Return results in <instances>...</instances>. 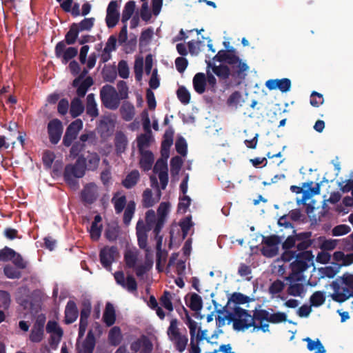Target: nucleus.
<instances>
[{
  "instance_id": "nucleus-1",
  "label": "nucleus",
  "mask_w": 353,
  "mask_h": 353,
  "mask_svg": "<svg viewBox=\"0 0 353 353\" xmlns=\"http://www.w3.org/2000/svg\"><path fill=\"white\" fill-rule=\"evenodd\" d=\"M234 311L236 316V319L234 322V329L235 330H244L254 327L255 329L261 330L263 332L269 331V324L268 323L256 324V322H258V321L255 319L254 312L253 315H251L248 310L240 307H236Z\"/></svg>"
},
{
  "instance_id": "nucleus-2",
  "label": "nucleus",
  "mask_w": 353,
  "mask_h": 353,
  "mask_svg": "<svg viewBox=\"0 0 353 353\" xmlns=\"http://www.w3.org/2000/svg\"><path fill=\"white\" fill-rule=\"evenodd\" d=\"M85 174V172L77 158L74 163L65 165L63 175L65 182L70 188L76 190L79 188L77 179L82 178Z\"/></svg>"
},
{
  "instance_id": "nucleus-3",
  "label": "nucleus",
  "mask_w": 353,
  "mask_h": 353,
  "mask_svg": "<svg viewBox=\"0 0 353 353\" xmlns=\"http://www.w3.org/2000/svg\"><path fill=\"white\" fill-rule=\"evenodd\" d=\"M169 339L173 343L174 347L179 352H183L188 345V337L187 334H182L178 328V321L172 319L167 330Z\"/></svg>"
},
{
  "instance_id": "nucleus-4",
  "label": "nucleus",
  "mask_w": 353,
  "mask_h": 353,
  "mask_svg": "<svg viewBox=\"0 0 353 353\" xmlns=\"http://www.w3.org/2000/svg\"><path fill=\"white\" fill-rule=\"evenodd\" d=\"M314 255L312 251L300 252L296 256V259L291 264L292 274L286 278L288 281H292L293 276L298 275L305 271L309 267L308 262L312 261Z\"/></svg>"
},
{
  "instance_id": "nucleus-5",
  "label": "nucleus",
  "mask_w": 353,
  "mask_h": 353,
  "mask_svg": "<svg viewBox=\"0 0 353 353\" xmlns=\"http://www.w3.org/2000/svg\"><path fill=\"white\" fill-rule=\"evenodd\" d=\"M226 63L230 70V76L235 81L236 85H240L245 79L247 72L249 70L248 64L243 61L239 57H234Z\"/></svg>"
},
{
  "instance_id": "nucleus-6",
  "label": "nucleus",
  "mask_w": 353,
  "mask_h": 353,
  "mask_svg": "<svg viewBox=\"0 0 353 353\" xmlns=\"http://www.w3.org/2000/svg\"><path fill=\"white\" fill-rule=\"evenodd\" d=\"M102 104L108 109L116 110L120 104V98L116 89L110 85H105L100 90Z\"/></svg>"
},
{
  "instance_id": "nucleus-7",
  "label": "nucleus",
  "mask_w": 353,
  "mask_h": 353,
  "mask_svg": "<svg viewBox=\"0 0 353 353\" xmlns=\"http://www.w3.org/2000/svg\"><path fill=\"white\" fill-rule=\"evenodd\" d=\"M254 316L256 321L260 323H264L263 321H266L273 324H278L287 321V315L285 313L277 312L270 314L268 310L264 309H256L254 310Z\"/></svg>"
},
{
  "instance_id": "nucleus-8",
  "label": "nucleus",
  "mask_w": 353,
  "mask_h": 353,
  "mask_svg": "<svg viewBox=\"0 0 353 353\" xmlns=\"http://www.w3.org/2000/svg\"><path fill=\"white\" fill-rule=\"evenodd\" d=\"M54 53L57 58L61 59L62 63L66 64L77 55L78 49L75 47L66 48L65 42L61 41L57 43Z\"/></svg>"
},
{
  "instance_id": "nucleus-9",
  "label": "nucleus",
  "mask_w": 353,
  "mask_h": 353,
  "mask_svg": "<svg viewBox=\"0 0 353 353\" xmlns=\"http://www.w3.org/2000/svg\"><path fill=\"white\" fill-rule=\"evenodd\" d=\"M281 237L277 235L263 236L262 243L266 245L261 249V253L266 257H273L278 254V245L281 243Z\"/></svg>"
},
{
  "instance_id": "nucleus-10",
  "label": "nucleus",
  "mask_w": 353,
  "mask_h": 353,
  "mask_svg": "<svg viewBox=\"0 0 353 353\" xmlns=\"http://www.w3.org/2000/svg\"><path fill=\"white\" fill-rule=\"evenodd\" d=\"M78 159L85 172L87 170L92 172L97 170L101 161L99 154L96 152H88L86 156L81 154Z\"/></svg>"
},
{
  "instance_id": "nucleus-11",
  "label": "nucleus",
  "mask_w": 353,
  "mask_h": 353,
  "mask_svg": "<svg viewBox=\"0 0 353 353\" xmlns=\"http://www.w3.org/2000/svg\"><path fill=\"white\" fill-rule=\"evenodd\" d=\"M46 321V317L45 314H40L37 316L29 336L30 341L32 343H39L43 340Z\"/></svg>"
},
{
  "instance_id": "nucleus-12",
  "label": "nucleus",
  "mask_w": 353,
  "mask_h": 353,
  "mask_svg": "<svg viewBox=\"0 0 353 353\" xmlns=\"http://www.w3.org/2000/svg\"><path fill=\"white\" fill-rule=\"evenodd\" d=\"M331 287L334 290L330 296L337 303H343L350 297H353V292L348 287H341L338 279L331 283Z\"/></svg>"
},
{
  "instance_id": "nucleus-13",
  "label": "nucleus",
  "mask_w": 353,
  "mask_h": 353,
  "mask_svg": "<svg viewBox=\"0 0 353 353\" xmlns=\"http://www.w3.org/2000/svg\"><path fill=\"white\" fill-rule=\"evenodd\" d=\"M82 128L83 122L81 119H77L72 121L66 129L63 138V144L66 147L70 146Z\"/></svg>"
},
{
  "instance_id": "nucleus-14",
  "label": "nucleus",
  "mask_w": 353,
  "mask_h": 353,
  "mask_svg": "<svg viewBox=\"0 0 353 353\" xmlns=\"http://www.w3.org/2000/svg\"><path fill=\"white\" fill-rule=\"evenodd\" d=\"M119 256L118 248L116 246H105L100 250V262L103 268H110L115 259Z\"/></svg>"
},
{
  "instance_id": "nucleus-15",
  "label": "nucleus",
  "mask_w": 353,
  "mask_h": 353,
  "mask_svg": "<svg viewBox=\"0 0 353 353\" xmlns=\"http://www.w3.org/2000/svg\"><path fill=\"white\" fill-rule=\"evenodd\" d=\"M48 133L51 143L57 144L63 133L62 123L58 119L50 121L48 124Z\"/></svg>"
},
{
  "instance_id": "nucleus-16",
  "label": "nucleus",
  "mask_w": 353,
  "mask_h": 353,
  "mask_svg": "<svg viewBox=\"0 0 353 353\" xmlns=\"http://www.w3.org/2000/svg\"><path fill=\"white\" fill-rule=\"evenodd\" d=\"M119 4L117 1H111L107 8L105 22L109 28H112L117 24L119 20L118 12Z\"/></svg>"
},
{
  "instance_id": "nucleus-17",
  "label": "nucleus",
  "mask_w": 353,
  "mask_h": 353,
  "mask_svg": "<svg viewBox=\"0 0 353 353\" xmlns=\"http://www.w3.org/2000/svg\"><path fill=\"white\" fill-rule=\"evenodd\" d=\"M137 241L139 248L144 250L145 252H150V248L148 246V230L142 221H139L136 227Z\"/></svg>"
},
{
  "instance_id": "nucleus-18",
  "label": "nucleus",
  "mask_w": 353,
  "mask_h": 353,
  "mask_svg": "<svg viewBox=\"0 0 353 353\" xmlns=\"http://www.w3.org/2000/svg\"><path fill=\"white\" fill-rule=\"evenodd\" d=\"M229 42L224 41L223 45L226 50H219L213 59L221 63H227L230 61V59L233 60L234 57H239L236 54V49L234 47L229 46Z\"/></svg>"
},
{
  "instance_id": "nucleus-19",
  "label": "nucleus",
  "mask_w": 353,
  "mask_h": 353,
  "mask_svg": "<svg viewBox=\"0 0 353 353\" xmlns=\"http://www.w3.org/2000/svg\"><path fill=\"white\" fill-rule=\"evenodd\" d=\"M96 345V339L93 331L90 330L85 339L81 345H77V353H93Z\"/></svg>"
},
{
  "instance_id": "nucleus-20",
  "label": "nucleus",
  "mask_w": 353,
  "mask_h": 353,
  "mask_svg": "<svg viewBox=\"0 0 353 353\" xmlns=\"http://www.w3.org/2000/svg\"><path fill=\"white\" fill-rule=\"evenodd\" d=\"M265 85L270 90L279 89L282 92H286L290 90L291 81L288 78L270 79L265 82Z\"/></svg>"
},
{
  "instance_id": "nucleus-21",
  "label": "nucleus",
  "mask_w": 353,
  "mask_h": 353,
  "mask_svg": "<svg viewBox=\"0 0 353 353\" xmlns=\"http://www.w3.org/2000/svg\"><path fill=\"white\" fill-rule=\"evenodd\" d=\"M81 197L83 202L88 204L93 203L97 198L95 184L91 183L86 185L81 191Z\"/></svg>"
},
{
  "instance_id": "nucleus-22",
  "label": "nucleus",
  "mask_w": 353,
  "mask_h": 353,
  "mask_svg": "<svg viewBox=\"0 0 353 353\" xmlns=\"http://www.w3.org/2000/svg\"><path fill=\"white\" fill-rule=\"evenodd\" d=\"M311 232H303L296 234V248L299 251L305 252L313 243V240L311 239Z\"/></svg>"
},
{
  "instance_id": "nucleus-23",
  "label": "nucleus",
  "mask_w": 353,
  "mask_h": 353,
  "mask_svg": "<svg viewBox=\"0 0 353 353\" xmlns=\"http://www.w3.org/2000/svg\"><path fill=\"white\" fill-rule=\"evenodd\" d=\"M79 315V311L74 301H69L65 308L64 323L67 325L74 323Z\"/></svg>"
},
{
  "instance_id": "nucleus-24",
  "label": "nucleus",
  "mask_w": 353,
  "mask_h": 353,
  "mask_svg": "<svg viewBox=\"0 0 353 353\" xmlns=\"http://www.w3.org/2000/svg\"><path fill=\"white\" fill-rule=\"evenodd\" d=\"M141 155L139 160L140 168L143 171H148L152 168L154 163V155L150 150L139 152Z\"/></svg>"
},
{
  "instance_id": "nucleus-25",
  "label": "nucleus",
  "mask_w": 353,
  "mask_h": 353,
  "mask_svg": "<svg viewBox=\"0 0 353 353\" xmlns=\"http://www.w3.org/2000/svg\"><path fill=\"white\" fill-rule=\"evenodd\" d=\"M192 83L196 92L199 94L205 92L206 87V77L204 73H196L193 78Z\"/></svg>"
},
{
  "instance_id": "nucleus-26",
  "label": "nucleus",
  "mask_w": 353,
  "mask_h": 353,
  "mask_svg": "<svg viewBox=\"0 0 353 353\" xmlns=\"http://www.w3.org/2000/svg\"><path fill=\"white\" fill-rule=\"evenodd\" d=\"M128 139L122 132H117L114 137V146L117 154L125 152L128 145Z\"/></svg>"
},
{
  "instance_id": "nucleus-27",
  "label": "nucleus",
  "mask_w": 353,
  "mask_h": 353,
  "mask_svg": "<svg viewBox=\"0 0 353 353\" xmlns=\"http://www.w3.org/2000/svg\"><path fill=\"white\" fill-rule=\"evenodd\" d=\"M140 179V174L137 170H133L127 174L125 178L122 181L121 184L127 189L134 187Z\"/></svg>"
},
{
  "instance_id": "nucleus-28",
  "label": "nucleus",
  "mask_w": 353,
  "mask_h": 353,
  "mask_svg": "<svg viewBox=\"0 0 353 353\" xmlns=\"http://www.w3.org/2000/svg\"><path fill=\"white\" fill-rule=\"evenodd\" d=\"M103 319L105 325L108 327L112 326L115 323V310L112 303H107L103 312Z\"/></svg>"
},
{
  "instance_id": "nucleus-29",
  "label": "nucleus",
  "mask_w": 353,
  "mask_h": 353,
  "mask_svg": "<svg viewBox=\"0 0 353 353\" xmlns=\"http://www.w3.org/2000/svg\"><path fill=\"white\" fill-rule=\"evenodd\" d=\"M86 113L92 118H95L99 115L97 105L95 101L94 94L91 93L87 96L86 99Z\"/></svg>"
},
{
  "instance_id": "nucleus-30",
  "label": "nucleus",
  "mask_w": 353,
  "mask_h": 353,
  "mask_svg": "<svg viewBox=\"0 0 353 353\" xmlns=\"http://www.w3.org/2000/svg\"><path fill=\"white\" fill-rule=\"evenodd\" d=\"M123 339L121 328L118 326H114L110 329L108 333V341L112 346L119 345Z\"/></svg>"
},
{
  "instance_id": "nucleus-31",
  "label": "nucleus",
  "mask_w": 353,
  "mask_h": 353,
  "mask_svg": "<svg viewBox=\"0 0 353 353\" xmlns=\"http://www.w3.org/2000/svg\"><path fill=\"white\" fill-rule=\"evenodd\" d=\"M120 113L123 119L131 121L134 116V107L130 102H124L120 108Z\"/></svg>"
},
{
  "instance_id": "nucleus-32",
  "label": "nucleus",
  "mask_w": 353,
  "mask_h": 353,
  "mask_svg": "<svg viewBox=\"0 0 353 353\" xmlns=\"http://www.w3.org/2000/svg\"><path fill=\"white\" fill-rule=\"evenodd\" d=\"M84 110V106L79 98H74L70 104V114L72 118L81 115Z\"/></svg>"
},
{
  "instance_id": "nucleus-33",
  "label": "nucleus",
  "mask_w": 353,
  "mask_h": 353,
  "mask_svg": "<svg viewBox=\"0 0 353 353\" xmlns=\"http://www.w3.org/2000/svg\"><path fill=\"white\" fill-rule=\"evenodd\" d=\"M102 76L105 81L114 83L117 76V70L116 66L105 65L103 69Z\"/></svg>"
},
{
  "instance_id": "nucleus-34",
  "label": "nucleus",
  "mask_w": 353,
  "mask_h": 353,
  "mask_svg": "<svg viewBox=\"0 0 353 353\" xmlns=\"http://www.w3.org/2000/svg\"><path fill=\"white\" fill-rule=\"evenodd\" d=\"M136 208V203L134 201H130L124 210L123 222L125 225H128L134 216Z\"/></svg>"
},
{
  "instance_id": "nucleus-35",
  "label": "nucleus",
  "mask_w": 353,
  "mask_h": 353,
  "mask_svg": "<svg viewBox=\"0 0 353 353\" xmlns=\"http://www.w3.org/2000/svg\"><path fill=\"white\" fill-rule=\"evenodd\" d=\"M119 193L115 194L111 201L114 205V210L117 214H120L124 210L125 206H127V200L126 196L125 195H122L119 197H117V194Z\"/></svg>"
},
{
  "instance_id": "nucleus-36",
  "label": "nucleus",
  "mask_w": 353,
  "mask_h": 353,
  "mask_svg": "<svg viewBox=\"0 0 353 353\" xmlns=\"http://www.w3.org/2000/svg\"><path fill=\"white\" fill-rule=\"evenodd\" d=\"M79 34V30L77 28L76 23H73L70 27L69 31L66 33L65 36V44L72 45L74 44L77 39L78 38V35Z\"/></svg>"
},
{
  "instance_id": "nucleus-37",
  "label": "nucleus",
  "mask_w": 353,
  "mask_h": 353,
  "mask_svg": "<svg viewBox=\"0 0 353 353\" xmlns=\"http://www.w3.org/2000/svg\"><path fill=\"white\" fill-rule=\"evenodd\" d=\"M135 6L136 5L134 1H129L125 3L122 12V23H127V21L131 18L134 12Z\"/></svg>"
},
{
  "instance_id": "nucleus-38",
  "label": "nucleus",
  "mask_w": 353,
  "mask_h": 353,
  "mask_svg": "<svg viewBox=\"0 0 353 353\" xmlns=\"http://www.w3.org/2000/svg\"><path fill=\"white\" fill-rule=\"evenodd\" d=\"M333 265L319 268V272L322 277L326 276L330 279L334 277L339 271L341 265L338 263H333Z\"/></svg>"
},
{
  "instance_id": "nucleus-39",
  "label": "nucleus",
  "mask_w": 353,
  "mask_h": 353,
  "mask_svg": "<svg viewBox=\"0 0 353 353\" xmlns=\"http://www.w3.org/2000/svg\"><path fill=\"white\" fill-rule=\"evenodd\" d=\"M46 331L48 333L56 334L57 336V343L61 341L63 334V330L59 326L58 323L54 321H49L46 325Z\"/></svg>"
},
{
  "instance_id": "nucleus-40",
  "label": "nucleus",
  "mask_w": 353,
  "mask_h": 353,
  "mask_svg": "<svg viewBox=\"0 0 353 353\" xmlns=\"http://www.w3.org/2000/svg\"><path fill=\"white\" fill-rule=\"evenodd\" d=\"M157 203V200L153 197L152 192L150 189L146 188L142 194V205L145 208L152 207Z\"/></svg>"
},
{
  "instance_id": "nucleus-41",
  "label": "nucleus",
  "mask_w": 353,
  "mask_h": 353,
  "mask_svg": "<svg viewBox=\"0 0 353 353\" xmlns=\"http://www.w3.org/2000/svg\"><path fill=\"white\" fill-rule=\"evenodd\" d=\"M213 72L220 79L226 80L230 76V70L228 65H214L212 67Z\"/></svg>"
},
{
  "instance_id": "nucleus-42",
  "label": "nucleus",
  "mask_w": 353,
  "mask_h": 353,
  "mask_svg": "<svg viewBox=\"0 0 353 353\" xmlns=\"http://www.w3.org/2000/svg\"><path fill=\"white\" fill-rule=\"evenodd\" d=\"M93 79L91 77H87L83 79L77 89V94L79 97H84L90 87L93 85Z\"/></svg>"
},
{
  "instance_id": "nucleus-43",
  "label": "nucleus",
  "mask_w": 353,
  "mask_h": 353,
  "mask_svg": "<svg viewBox=\"0 0 353 353\" xmlns=\"http://www.w3.org/2000/svg\"><path fill=\"white\" fill-rule=\"evenodd\" d=\"M138 260V254L136 252L128 250L124 254V261L128 268H134Z\"/></svg>"
},
{
  "instance_id": "nucleus-44",
  "label": "nucleus",
  "mask_w": 353,
  "mask_h": 353,
  "mask_svg": "<svg viewBox=\"0 0 353 353\" xmlns=\"http://www.w3.org/2000/svg\"><path fill=\"white\" fill-rule=\"evenodd\" d=\"M188 306L192 311H200L203 307V301L201 297L196 293L192 294L190 296V303L188 305Z\"/></svg>"
},
{
  "instance_id": "nucleus-45",
  "label": "nucleus",
  "mask_w": 353,
  "mask_h": 353,
  "mask_svg": "<svg viewBox=\"0 0 353 353\" xmlns=\"http://www.w3.org/2000/svg\"><path fill=\"white\" fill-rule=\"evenodd\" d=\"M310 305L314 307H319L325 301V295L323 292L316 291L310 298Z\"/></svg>"
},
{
  "instance_id": "nucleus-46",
  "label": "nucleus",
  "mask_w": 353,
  "mask_h": 353,
  "mask_svg": "<svg viewBox=\"0 0 353 353\" xmlns=\"http://www.w3.org/2000/svg\"><path fill=\"white\" fill-rule=\"evenodd\" d=\"M176 93L178 99L180 101L181 103H183V105H187L190 103L191 95L190 92L187 90V88L185 86H179Z\"/></svg>"
},
{
  "instance_id": "nucleus-47",
  "label": "nucleus",
  "mask_w": 353,
  "mask_h": 353,
  "mask_svg": "<svg viewBox=\"0 0 353 353\" xmlns=\"http://www.w3.org/2000/svg\"><path fill=\"white\" fill-rule=\"evenodd\" d=\"M172 299V297L170 292L165 290L159 299L161 305L169 312H172L174 309Z\"/></svg>"
},
{
  "instance_id": "nucleus-48",
  "label": "nucleus",
  "mask_w": 353,
  "mask_h": 353,
  "mask_svg": "<svg viewBox=\"0 0 353 353\" xmlns=\"http://www.w3.org/2000/svg\"><path fill=\"white\" fill-rule=\"evenodd\" d=\"M3 273L7 278L10 279H19L22 276L19 270L10 264L4 266Z\"/></svg>"
},
{
  "instance_id": "nucleus-49",
  "label": "nucleus",
  "mask_w": 353,
  "mask_h": 353,
  "mask_svg": "<svg viewBox=\"0 0 353 353\" xmlns=\"http://www.w3.org/2000/svg\"><path fill=\"white\" fill-rule=\"evenodd\" d=\"M304 341L307 342V347L310 351L317 349L316 353H325V347L319 339H316V341H314L310 338L307 337L305 339Z\"/></svg>"
},
{
  "instance_id": "nucleus-50",
  "label": "nucleus",
  "mask_w": 353,
  "mask_h": 353,
  "mask_svg": "<svg viewBox=\"0 0 353 353\" xmlns=\"http://www.w3.org/2000/svg\"><path fill=\"white\" fill-rule=\"evenodd\" d=\"M150 138V135L147 134H141L137 137V141L139 152L145 151L144 148L149 147Z\"/></svg>"
},
{
  "instance_id": "nucleus-51",
  "label": "nucleus",
  "mask_w": 353,
  "mask_h": 353,
  "mask_svg": "<svg viewBox=\"0 0 353 353\" xmlns=\"http://www.w3.org/2000/svg\"><path fill=\"white\" fill-rule=\"evenodd\" d=\"M94 18H85L80 23H76L77 28L79 32H82L84 30H90L94 26Z\"/></svg>"
},
{
  "instance_id": "nucleus-52",
  "label": "nucleus",
  "mask_w": 353,
  "mask_h": 353,
  "mask_svg": "<svg viewBox=\"0 0 353 353\" xmlns=\"http://www.w3.org/2000/svg\"><path fill=\"white\" fill-rule=\"evenodd\" d=\"M304 292L302 283H291L288 288V293L294 296H300Z\"/></svg>"
},
{
  "instance_id": "nucleus-53",
  "label": "nucleus",
  "mask_w": 353,
  "mask_h": 353,
  "mask_svg": "<svg viewBox=\"0 0 353 353\" xmlns=\"http://www.w3.org/2000/svg\"><path fill=\"white\" fill-rule=\"evenodd\" d=\"M176 152L183 157H185L188 152V145L183 137H179L175 143Z\"/></svg>"
},
{
  "instance_id": "nucleus-54",
  "label": "nucleus",
  "mask_w": 353,
  "mask_h": 353,
  "mask_svg": "<svg viewBox=\"0 0 353 353\" xmlns=\"http://www.w3.org/2000/svg\"><path fill=\"white\" fill-rule=\"evenodd\" d=\"M15 255V251L7 246L0 250V261L6 262L12 261V259Z\"/></svg>"
},
{
  "instance_id": "nucleus-55",
  "label": "nucleus",
  "mask_w": 353,
  "mask_h": 353,
  "mask_svg": "<svg viewBox=\"0 0 353 353\" xmlns=\"http://www.w3.org/2000/svg\"><path fill=\"white\" fill-rule=\"evenodd\" d=\"M118 74L123 79H128L129 77L130 70L126 61L121 60L119 62Z\"/></svg>"
},
{
  "instance_id": "nucleus-56",
  "label": "nucleus",
  "mask_w": 353,
  "mask_h": 353,
  "mask_svg": "<svg viewBox=\"0 0 353 353\" xmlns=\"http://www.w3.org/2000/svg\"><path fill=\"white\" fill-rule=\"evenodd\" d=\"M241 94L239 91L232 92L227 100V105L228 106L237 107L241 101Z\"/></svg>"
},
{
  "instance_id": "nucleus-57",
  "label": "nucleus",
  "mask_w": 353,
  "mask_h": 353,
  "mask_svg": "<svg viewBox=\"0 0 353 353\" xmlns=\"http://www.w3.org/2000/svg\"><path fill=\"white\" fill-rule=\"evenodd\" d=\"M85 144L81 143L80 141H77L72 145L70 150V157L72 159L78 158L79 153L84 150Z\"/></svg>"
},
{
  "instance_id": "nucleus-58",
  "label": "nucleus",
  "mask_w": 353,
  "mask_h": 353,
  "mask_svg": "<svg viewBox=\"0 0 353 353\" xmlns=\"http://www.w3.org/2000/svg\"><path fill=\"white\" fill-rule=\"evenodd\" d=\"M16 301L24 310H28L32 307V303L30 301L28 295L19 296L16 298Z\"/></svg>"
},
{
  "instance_id": "nucleus-59",
  "label": "nucleus",
  "mask_w": 353,
  "mask_h": 353,
  "mask_svg": "<svg viewBox=\"0 0 353 353\" xmlns=\"http://www.w3.org/2000/svg\"><path fill=\"white\" fill-rule=\"evenodd\" d=\"M183 164L182 159L179 156L172 157L170 160V170L172 174H178Z\"/></svg>"
},
{
  "instance_id": "nucleus-60",
  "label": "nucleus",
  "mask_w": 353,
  "mask_h": 353,
  "mask_svg": "<svg viewBox=\"0 0 353 353\" xmlns=\"http://www.w3.org/2000/svg\"><path fill=\"white\" fill-rule=\"evenodd\" d=\"M284 288V282L279 279H276L270 285L269 288V292L272 294H276L281 292Z\"/></svg>"
},
{
  "instance_id": "nucleus-61",
  "label": "nucleus",
  "mask_w": 353,
  "mask_h": 353,
  "mask_svg": "<svg viewBox=\"0 0 353 353\" xmlns=\"http://www.w3.org/2000/svg\"><path fill=\"white\" fill-rule=\"evenodd\" d=\"M319 240L321 241V248L323 250H332L336 246L337 241L335 239H325L324 237H319Z\"/></svg>"
},
{
  "instance_id": "nucleus-62",
  "label": "nucleus",
  "mask_w": 353,
  "mask_h": 353,
  "mask_svg": "<svg viewBox=\"0 0 353 353\" xmlns=\"http://www.w3.org/2000/svg\"><path fill=\"white\" fill-rule=\"evenodd\" d=\"M12 262L16 266L17 268L19 269H26L28 266V262L23 259L22 256L15 252V255L12 259Z\"/></svg>"
},
{
  "instance_id": "nucleus-63",
  "label": "nucleus",
  "mask_w": 353,
  "mask_h": 353,
  "mask_svg": "<svg viewBox=\"0 0 353 353\" xmlns=\"http://www.w3.org/2000/svg\"><path fill=\"white\" fill-rule=\"evenodd\" d=\"M122 288L126 289L130 292H136L137 290V283L132 276L128 275L126 277L124 286Z\"/></svg>"
},
{
  "instance_id": "nucleus-64",
  "label": "nucleus",
  "mask_w": 353,
  "mask_h": 353,
  "mask_svg": "<svg viewBox=\"0 0 353 353\" xmlns=\"http://www.w3.org/2000/svg\"><path fill=\"white\" fill-rule=\"evenodd\" d=\"M153 171L156 174H159L160 172H168L166 159L163 158L158 159L154 166Z\"/></svg>"
}]
</instances>
